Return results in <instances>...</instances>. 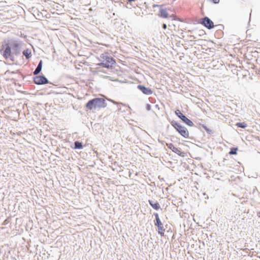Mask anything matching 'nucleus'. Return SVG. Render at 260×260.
<instances>
[{"label":"nucleus","instance_id":"nucleus-1","mask_svg":"<svg viewBox=\"0 0 260 260\" xmlns=\"http://www.w3.org/2000/svg\"><path fill=\"white\" fill-rule=\"evenodd\" d=\"M99 60L100 62L98 65L107 69L112 68L116 63L114 59L108 53L102 54Z\"/></svg>","mask_w":260,"mask_h":260},{"label":"nucleus","instance_id":"nucleus-2","mask_svg":"<svg viewBox=\"0 0 260 260\" xmlns=\"http://www.w3.org/2000/svg\"><path fill=\"white\" fill-rule=\"evenodd\" d=\"M107 103L103 98H94L89 100L86 104V108L89 110L105 108Z\"/></svg>","mask_w":260,"mask_h":260},{"label":"nucleus","instance_id":"nucleus-3","mask_svg":"<svg viewBox=\"0 0 260 260\" xmlns=\"http://www.w3.org/2000/svg\"><path fill=\"white\" fill-rule=\"evenodd\" d=\"M172 125L182 136L185 138L189 137V132L185 127L176 122L172 123Z\"/></svg>","mask_w":260,"mask_h":260},{"label":"nucleus","instance_id":"nucleus-4","mask_svg":"<svg viewBox=\"0 0 260 260\" xmlns=\"http://www.w3.org/2000/svg\"><path fill=\"white\" fill-rule=\"evenodd\" d=\"M154 215L155 217V222H154V224L158 228V233L161 236H164L165 234V229L164 228V225L161 222L158 213H155L154 214Z\"/></svg>","mask_w":260,"mask_h":260},{"label":"nucleus","instance_id":"nucleus-5","mask_svg":"<svg viewBox=\"0 0 260 260\" xmlns=\"http://www.w3.org/2000/svg\"><path fill=\"white\" fill-rule=\"evenodd\" d=\"M1 52L4 57L8 59L11 57V47L9 43H5L2 46V49L1 50Z\"/></svg>","mask_w":260,"mask_h":260},{"label":"nucleus","instance_id":"nucleus-6","mask_svg":"<svg viewBox=\"0 0 260 260\" xmlns=\"http://www.w3.org/2000/svg\"><path fill=\"white\" fill-rule=\"evenodd\" d=\"M175 114L186 124L190 126H193V122L184 116L179 110H176Z\"/></svg>","mask_w":260,"mask_h":260},{"label":"nucleus","instance_id":"nucleus-7","mask_svg":"<svg viewBox=\"0 0 260 260\" xmlns=\"http://www.w3.org/2000/svg\"><path fill=\"white\" fill-rule=\"evenodd\" d=\"M167 146L169 149L179 156L184 157L186 155V153L184 152L181 151L179 148L176 147L172 143L167 144Z\"/></svg>","mask_w":260,"mask_h":260},{"label":"nucleus","instance_id":"nucleus-8","mask_svg":"<svg viewBox=\"0 0 260 260\" xmlns=\"http://www.w3.org/2000/svg\"><path fill=\"white\" fill-rule=\"evenodd\" d=\"M34 82L38 85L48 83L47 79L43 76H38L34 78Z\"/></svg>","mask_w":260,"mask_h":260},{"label":"nucleus","instance_id":"nucleus-9","mask_svg":"<svg viewBox=\"0 0 260 260\" xmlns=\"http://www.w3.org/2000/svg\"><path fill=\"white\" fill-rule=\"evenodd\" d=\"M203 24L209 29H211L214 27L213 22L207 17L203 19Z\"/></svg>","mask_w":260,"mask_h":260},{"label":"nucleus","instance_id":"nucleus-10","mask_svg":"<svg viewBox=\"0 0 260 260\" xmlns=\"http://www.w3.org/2000/svg\"><path fill=\"white\" fill-rule=\"evenodd\" d=\"M138 88L144 94L146 95H150L152 93V90L149 88L145 87V86L139 85L138 86Z\"/></svg>","mask_w":260,"mask_h":260},{"label":"nucleus","instance_id":"nucleus-11","mask_svg":"<svg viewBox=\"0 0 260 260\" xmlns=\"http://www.w3.org/2000/svg\"><path fill=\"white\" fill-rule=\"evenodd\" d=\"M11 47H12V49L14 51L15 54L18 53V49L20 46V44L16 41L12 42L11 43H9Z\"/></svg>","mask_w":260,"mask_h":260},{"label":"nucleus","instance_id":"nucleus-12","mask_svg":"<svg viewBox=\"0 0 260 260\" xmlns=\"http://www.w3.org/2000/svg\"><path fill=\"white\" fill-rule=\"evenodd\" d=\"M158 16L160 17L167 18L169 17L167 9L166 8H160L159 9Z\"/></svg>","mask_w":260,"mask_h":260},{"label":"nucleus","instance_id":"nucleus-13","mask_svg":"<svg viewBox=\"0 0 260 260\" xmlns=\"http://www.w3.org/2000/svg\"><path fill=\"white\" fill-rule=\"evenodd\" d=\"M149 203L152 206V207L156 210H158L160 209V206L158 202H154L151 200H149Z\"/></svg>","mask_w":260,"mask_h":260},{"label":"nucleus","instance_id":"nucleus-14","mask_svg":"<svg viewBox=\"0 0 260 260\" xmlns=\"http://www.w3.org/2000/svg\"><path fill=\"white\" fill-rule=\"evenodd\" d=\"M42 60H41L40 63H39L37 68H36V69L35 70V71L34 72V75H37L41 72V69H42Z\"/></svg>","mask_w":260,"mask_h":260},{"label":"nucleus","instance_id":"nucleus-15","mask_svg":"<svg viewBox=\"0 0 260 260\" xmlns=\"http://www.w3.org/2000/svg\"><path fill=\"white\" fill-rule=\"evenodd\" d=\"M23 54L26 57V58H29L30 56L31 52L30 50L26 49L23 51Z\"/></svg>","mask_w":260,"mask_h":260},{"label":"nucleus","instance_id":"nucleus-16","mask_svg":"<svg viewBox=\"0 0 260 260\" xmlns=\"http://www.w3.org/2000/svg\"><path fill=\"white\" fill-rule=\"evenodd\" d=\"M82 143L76 141L75 142V149H82Z\"/></svg>","mask_w":260,"mask_h":260},{"label":"nucleus","instance_id":"nucleus-17","mask_svg":"<svg viewBox=\"0 0 260 260\" xmlns=\"http://www.w3.org/2000/svg\"><path fill=\"white\" fill-rule=\"evenodd\" d=\"M237 150V148H232L231 149L230 151L229 152V154L230 155L236 154Z\"/></svg>","mask_w":260,"mask_h":260},{"label":"nucleus","instance_id":"nucleus-18","mask_svg":"<svg viewBox=\"0 0 260 260\" xmlns=\"http://www.w3.org/2000/svg\"><path fill=\"white\" fill-rule=\"evenodd\" d=\"M236 125L241 128H245L246 127L247 124L245 122H239L236 124Z\"/></svg>","mask_w":260,"mask_h":260},{"label":"nucleus","instance_id":"nucleus-19","mask_svg":"<svg viewBox=\"0 0 260 260\" xmlns=\"http://www.w3.org/2000/svg\"><path fill=\"white\" fill-rule=\"evenodd\" d=\"M211 1H212L213 3L214 4H218L219 2V0H210Z\"/></svg>","mask_w":260,"mask_h":260},{"label":"nucleus","instance_id":"nucleus-20","mask_svg":"<svg viewBox=\"0 0 260 260\" xmlns=\"http://www.w3.org/2000/svg\"><path fill=\"white\" fill-rule=\"evenodd\" d=\"M170 17L172 18L173 20H176L177 19V17L175 15H172Z\"/></svg>","mask_w":260,"mask_h":260},{"label":"nucleus","instance_id":"nucleus-21","mask_svg":"<svg viewBox=\"0 0 260 260\" xmlns=\"http://www.w3.org/2000/svg\"><path fill=\"white\" fill-rule=\"evenodd\" d=\"M203 127L207 132L210 133L211 132V130H210L209 128H208L206 126H203Z\"/></svg>","mask_w":260,"mask_h":260},{"label":"nucleus","instance_id":"nucleus-22","mask_svg":"<svg viewBox=\"0 0 260 260\" xmlns=\"http://www.w3.org/2000/svg\"><path fill=\"white\" fill-rule=\"evenodd\" d=\"M162 27L164 29H166L167 28V25L166 24H164L162 25Z\"/></svg>","mask_w":260,"mask_h":260},{"label":"nucleus","instance_id":"nucleus-23","mask_svg":"<svg viewBox=\"0 0 260 260\" xmlns=\"http://www.w3.org/2000/svg\"><path fill=\"white\" fill-rule=\"evenodd\" d=\"M135 1V0H128V1L129 2H134V1Z\"/></svg>","mask_w":260,"mask_h":260},{"label":"nucleus","instance_id":"nucleus-24","mask_svg":"<svg viewBox=\"0 0 260 260\" xmlns=\"http://www.w3.org/2000/svg\"><path fill=\"white\" fill-rule=\"evenodd\" d=\"M259 217H260V212L259 213Z\"/></svg>","mask_w":260,"mask_h":260}]
</instances>
